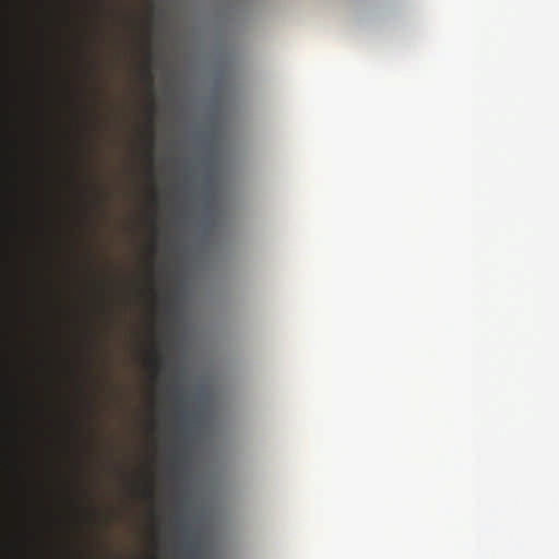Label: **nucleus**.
<instances>
[{"label": "nucleus", "instance_id": "obj_1", "mask_svg": "<svg viewBox=\"0 0 559 559\" xmlns=\"http://www.w3.org/2000/svg\"><path fill=\"white\" fill-rule=\"evenodd\" d=\"M147 59H148V63L147 66L144 68V71H143V76L150 87V95H151V100H150V105H148V110L151 112V115L153 116V114L155 112L156 110V105L153 100V76H152V73H151V70H150V61L152 59V55L151 52L147 53Z\"/></svg>", "mask_w": 559, "mask_h": 559}, {"label": "nucleus", "instance_id": "obj_2", "mask_svg": "<svg viewBox=\"0 0 559 559\" xmlns=\"http://www.w3.org/2000/svg\"><path fill=\"white\" fill-rule=\"evenodd\" d=\"M154 352L156 356L150 360V366L155 373H159L164 366V355L158 353L156 348H154Z\"/></svg>", "mask_w": 559, "mask_h": 559}, {"label": "nucleus", "instance_id": "obj_3", "mask_svg": "<svg viewBox=\"0 0 559 559\" xmlns=\"http://www.w3.org/2000/svg\"><path fill=\"white\" fill-rule=\"evenodd\" d=\"M148 146L150 147L147 151V156L151 159V162H153L154 132H153L152 126H150V129H148Z\"/></svg>", "mask_w": 559, "mask_h": 559}, {"label": "nucleus", "instance_id": "obj_4", "mask_svg": "<svg viewBox=\"0 0 559 559\" xmlns=\"http://www.w3.org/2000/svg\"><path fill=\"white\" fill-rule=\"evenodd\" d=\"M152 225H153V234L154 236L157 234V227H156V224H155V219L152 218Z\"/></svg>", "mask_w": 559, "mask_h": 559}, {"label": "nucleus", "instance_id": "obj_5", "mask_svg": "<svg viewBox=\"0 0 559 559\" xmlns=\"http://www.w3.org/2000/svg\"><path fill=\"white\" fill-rule=\"evenodd\" d=\"M153 203L156 204L157 203V195H154L153 197Z\"/></svg>", "mask_w": 559, "mask_h": 559}, {"label": "nucleus", "instance_id": "obj_6", "mask_svg": "<svg viewBox=\"0 0 559 559\" xmlns=\"http://www.w3.org/2000/svg\"><path fill=\"white\" fill-rule=\"evenodd\" d=\"M188 547H189L190 550L193 549V545L192 544H189Z\"/></svg>", "mask_w": 559, "mask_h": 559}]
</instances>
